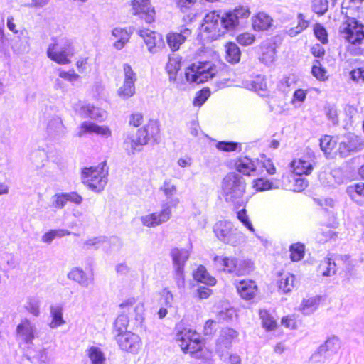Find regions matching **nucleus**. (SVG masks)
<instances>
[{"instance_id": "4d7b16f0", "label": "nucleus", "mask_w": 364, "mask_h": 364, "mask_svg": "<svg viewBox=\"0 0 364 364\" xmlns=\"http://www.w3.org/2000/svg\"><path fill=\"white\" fill-rule=\"evenodd\" d=\"M108 241L104 237H92L86 240L83 242V247L85 249H90L91 247H94L95 249H98L101 246L105 245V244L107 243Z\"/></svg>"}, {"instance_id": "ea45409f", "label": "nucleus", "mask_w": 364, "mask_h": 364, "mask_svg": "<svg viewBox=\"0 0 364 364\" xmlns=\"http://www.w3.org/2000/svg\"><path fill=\"white\" fill-rule=\"evenodd\" d=\"M195 332V331L191 328H183L176 333L175 340L181 350L187 348V344H188L189 341L191 340V337L194 335Z\"/></svg>"}, {"instance_id": "3c124183", "label": "nucleus", "mask_w": 364, "mask_h": 364, "mask_svg": "<svg viewBox=\"0 0 364 364\" xmlns=\"http://www.w3.org/2000/svg\"><path fill=\"white\" fill-rule=\"evenodd\" d=\"M159 190L167 198H171V200L173 198L172 196L176 195L178 191L176 185L170 179L165 180L160 186Z\"/></svg>"}, {"instance_id": "412c9836", "label": "nucleus", "mask_w": 364, "mask_h": 364, "mask_svg": "<svg viewBox=\"0 0 364 364\" xmlns=\"http://www.w3.org/2000/svg\"><path fill=\"white\" fill-rule=\"evenodd\" d=\"M86 133H94L104 138H109L112 136V130L108 126L85 122L80 127L78 136H82Z\"/></svg>"}, {"instance_id": "4be33fe9", "label": "nucleus", "mask_w": 364, "mask_h": 364, "mask_svg": "<svg viewBox=\"0 0 364 364\" xmlns=\"http://www.w3.org/2000/svg\"><path fill=\"white\" fill-rule=\"evenodd\" d=\"M340 348V340L337 336L328 338L324 344L321 345L318 350L314 353L311 360L313 362H320L323 360V355L328 351L336 352Z\"/></svg>"}, {"instance_id": "c756f323", "label": "nucleus", "mask_w": 364, "mask_h": 364, "mask_svg": "<svg viewBox=\"0 0 364 364\" xmlns=\"http://www.w3.org/2000/svg\"><path fill=\"white\" fill-rule=\"evenodd\" d=\"M261 49V60L267 65L272 63L276 59L275 43L271 40L265 41L262 43Z\"/></svg>"}, {"instance_id": "9d476101", "label": "nucleus", "mask_w": 364, "mask_h": 364, "mask_svg": "<svg viewBox=\"0 0 364 364\" xmlns=\"http://www.w3.org/2000/svg\"><path fill=\"white\" fill-rule=\"evenodd\" d=\"M123 83L117 90V95L122 100H127L136 93L135 82L137 80L136 73L127 63L123 65Z\"/></svg>"}, {"instance_id": "4c0bfd02", "label": "nucleus", "mask_w": 364, "mask_h": 364, "mask_svg": "<svg viewBox=\"0 0 364 364\" xmlns=\"http://www.w3.org/2000/svg\"><path fill=\"white\" fill-rule=\"evenodd\" d=\"M129 320L127 315L122 314L119 315L114 320L113 323V333L114 336L125 333L127 331Z\"/></svg>"}, {"instance_id": "b1692460", "label": "nucleus", "mask_w": 364, "mask_h": 364, "mask_svg": "<svg viewBox=\"0 0 364 364\" xmlns=\"http://www.w3.org/2000/svg\"><path fill=\"white\" fill-rule=\"evenodd\" d=\"M235 285L240 296L246 300L253 299L257 291V287L255 282L252 280L235 281Z\"/></svg>"}, {"instance_id": "6ab92c4d", "label": "nucleus", "mask_w": 364, "mask_h": 364, "mask_svg": "<svg viewBox=\"0 0 364 364\" xmlns=\"http://www.w3.org/2000/svg\"><path fill=\"white\" fill-rule=\"evenodd\" d=\"M37 329L34 323L24 318L16 327V336L26 343H31L35 338Z\"/></svg>"}, {"instance_id": "39448f33", "label": "nucleus", "mask_w": 364, "mask_h": 364, "mask_svg": "<svg viewBox=\"0 0 364 364\" xmlns=\"http://www.w3.org/2000/svg\"><path fill=\"white\" fill-rule=\"evenodd\" d=\"M213 263L218 269L237 276L248 274L252 270L250 261L238 259L232 257L215 256Z\"/></svg>"}, {"instance_id": "e433bc0d", "label": "nucleus", "mask_w": 364, "mask_h": 364, "mask_svg": "<svg viewBox=\"0 0 364 364\" xmlns=\"http://www.w3.org/2000/svg\"><path fill=\"white\" fill-rule=\"evenodd\" d=\"M247 86L250 90L255 91L262 97H268L269 95L270 92L264 78L257 77Z\"/></svg>"}, {"instance_id": "aec40b11", "label": "nucleus", "mask_w": 364, "mask_h": 364, "mask_svg": "<svg viewBox=\"0 0 364 364\" xmlns=\"http://www.w3.org/2000/svg\"><path fill=\"white\" fill-rule=\"evenodd\" d=\"M225 14L228 21H225L226 25L230 26V30H233L239 25L240 19H245L250 16V11L246 6H238Z\"/></svg>"}, {"instance_id": "1a4fd4ad", "label": "nucleus", "mask_w": 364, "mask_h": 364, "mask_svg": "<svg viewBox=\"0 0 364 364\" xmlns=\"http://www.w3.org/2000/svg\"><path fill=\"white\" fill-rule=\"evenodd\" d=\"M342 37L352 44H359L364 39V26L355 18H348L340 26Z\"/></svg>"}, {"instance_id": "5fc2aeb1", "label": "nucleus", "mask_w": 364, "mask_h": 364, "mask_svg": "<svg viewBox=\"0 0 364 364\" xmlns=\"http://www.w3.org/2000/svg\"><path fill=\"white\" fill-rule=\"evenodd\" d=\"M259 316L262 320V325L265 328L268 330H273L276 327V321L267 310H260Z\"/></svg>"}, {"instance_id": "72a5a7b5", "label": "nucleus", "mask_w": 364, "mask_h": 364, "mask_svg": "<svg viewBox=\"0 0 364 364\" xmlns=\"http://www.w3.org/2000/svg\"><path fill=\"white\" fill-rule=\"evenodd\" d=\"M80 114L83 117H90L95 120H102L105 116V112L91 105H83L80 110Z\"/></svg>"}, {"instance_id": "7c9ffc66", "label": "nucleus", "mask_w": 364, "mask_h": 364, "mask_svg": "<svg viewBox=\"0 0 364 364\" xmlns=\"http://www.w3.org/2000/svg\"><path fill=\"white\" fill-rule=\"evenodd\" d=\"M321 303L320 296H314L304 299L299 305L298 310L304 315L309 316L314 314L318 308Z\"/></svg>"}, {"instance_id": "f03ea898", "label": "nucleus", "mask_w": 364, "mask_h": 364, "mask_svg": "<svg viewBox=\"0 0 364 364\" xmlns=\"http://www.w3.org/2000/svg\"><path fill=\"white\" fill-rule=\"evenodd\" d=\"M108 168L101 163L95 167H86L82 170L81 179L83 184L90 190L100 193L107 183Z\"/></svg>"}, {"instance_id": "ddd939ff", "label": "nucleus", "mask_w": 364, "mask_h": 364, "mask_svg": "<svg viewBox=\"0 0 364 364\" xmlns=\"http://www.w3.org/2000/svg\"><path fill=\"white\" fill-rule=\"evenodd\" d=\"M239 333L231 328H224L216 340L215 351L218 356H223L224 351L231 348L232 343L238 338Z\"/></svg>"}, {"instance_id": "2f4dec72", "label": "nucleus", "mask_w": 364, "mask_h": 364, "mask_svg": "<svg viewBox=\"0 0 364 364\" xmlns=\"http://www.w3.org/2000/svg\"><path fill=\"white\" fill-rule=\"evenodd\" d=\"M90 364H106L107 358L103 350L97 346H90L86 350Z\"/></svg>"}, {"instance_id": "a878e982", "label": "nucleus", "mask_w": 364, "mask_h": 364, "mask_svg": "<svg viewBox=\"0 0 364 364\" xmlns=\"http://www.w3.org/2000/svg\"><path fill=\"white\" fill-rule=\"evenodd\" d=\"M291 168L293 174L309 175L313 170L314 161L310 157L295 159L291 162Z\"/></svg>"}, {"instance_id": "7ed1b4c3", "label": "nucleus", "mask_w": 364, "mask_h": 364, "mask_svg": "<svg viewBox=\"0 0 364 364\" xmlns=\"http://www.w3.org/2000/svg\"><path fill=\"white\" fill-rule=\"evenodd\" d=\"M225 21H228L225 13L220 15L218 11H213L205 16L202 29L208 34V38L216 40L230 30Z\"/></svg>"}, {"instance_id": "bb28decb", "label": "nucleus", "mask_w": 364, "mask_h": 364, "mask_svg": "<svg viewBox=\"0 0 364 364\" xmlns=\"http://www.w3.org/2000/svg\"><path fill=\"white\" fill-rule=\"evenodd\" d=\"M48 134L53 139H60L66 134V128L62 119L55 117L49 120L47 125Z\"/></svg>"}, {"instance_id": "37998d69", "label": "nucleus", "mask_w": 364, "mask_h": 364, "mask_svg": "<svg viewBox=\"0 0 364 364\" xmlns=\"http://www.w3.org/2000/svg\"><path fill=\"white\" fill-rule=\"evenodd\" d=\"M289 180L291 184L288 188L294 192H300L308 186V181L300 175L291 173Z\"/></svg>"}, {"instance_id": "2eb2a0df", "label": "nucleus", "mask_w": 364, "mask_h": 364, "mask_svg": "<svg viewBox=\"0 0 364 364\" xmlns=\"http://www.w3.org/2000/svg\"><path fill=\"white\" fill-rule=\"evenodd\" d=\"M147 144L144 136L139 134V132L137 130L136 134H127L125 135L123 146L126 153L129 156H132L134 155L136 152L141 151Z\"/></svg>"}, {"instance_id": "680f3d73", "label": "nucleus", "mask_w": 364, "mask_h": 364, "mask_svg": "<svg viewBox=\"0 0 364 364\" xmlns=\"http://www.w3.org/2000/svg\"><path fill=\"white\" fill-rule=\"evenodd\" d=\"M237 316L236 311L233 308H226L217 314L219 321H230Z\"/></svg>"}, {"instance_id": "423d86ee", "label": "nucleus", "mask_w": 364, "mask_h": 364, "mask_svg": "<svg viewBox=\"0 0 364 364\" xmlns=\"http://www.w3.org/2000/svg\"><path fill=\"white\" fill-rule=\"evenodd\" d=\"M180 203L178 198L163 203L159 212H154L141 215L139 218L141 224L147 228H155L170 220L172 215L171 208H176Z\"/></svg>"}, {"instance_id": "f8f14e48", "label": "nucleus", "mask_w": 364, "mask_h": 364, "mask_svg": "<svg viewBox=\"0 0 364 364\" xmlns=\"http://www.w3.org/2000/svg\"><path fill=\"white\" fill-rule=\"evenodd\" d=\"M115 339L122 350L134 355L139 353L142 343L139 336L131 331L116 336Z\"/></svg>"}, {"instance_id": "a211bd4d", "label": "nucleus", "mask_w": 364, "mask_h": 364, "mask_svg": "<svg viewBox=\"0 0 364 364\" xmlns=\"http://www.w3.org/2000/svg\"><path fill=\"white\" fill-rule=\"evenodd\" d=\"M138 34L144 39L148 50L151 53L159 51L160 47L164 45L162 37L160 34L149 29H141Z\"/></svg>"}, {"instance_id": "c9c22d12", "label": "nucleus", "mask_w": 364, "mask_h": 364, "mask_svg": "<svg viewBox=\"0 0 364 364\" xmlns=\"http://www.w3.org/2000/svg\"><path fill=\"white\" fill-rule=\"evenodd\" d=\"M112 33L117 39L113 45L117 50H122L129 41L131 36V33L120 28H115Z\"/></svg>"}, {"instance_id": "bf43d9fd", "label": "nucleus", "mask_w": 364, "mask_h": 364, "mask_svg": "<svg viewBox=\"0 0 364 364\" xmlns=\"http://www.w3.org/2000/svg\"><path fill=\"white\" fill-rule=\"evenodd\" d=\"M58 75L60 78L73 84L80 78V75L76 73L74 69H70L68 71L60 69L58 70Z\"/></svg>"}, {"instance_id": "c85d7f7f", "label": "nucleus", "mask_w": 364, "mask_h": 364, "mask_svg": "<svg viewBox=\"0 0 364 364\" xmlns=\"http://www.w3.org/2000/svg\"><path fill=\"white\" fill-rule=\"evenodd\" d=\"M257 164V161H254L249 157L245 156L240 157L235 161V167L240 173L245 176H250L252 173L256 171Z\"/></svg>"}, {"instance_id": "6e6552de", "label": "nucleus", "mask_w": 364, "mask_h": 364, "mask_svg": "<svg viewBox=\"0 0 364 364\" xmlns=\"http://www.w3.org/2000/svg\"><path fill=\"white\" fill-rule=\"evenodd\" d=\"M215 236L222 242L237 246L245 240L244 234L229 221H218L214 226Z\"/></svg>"}, {"instance_id": "f704fd0d", "label": "nucleus", "mask_w": 364, "mask_h": 364, "mask_svg": "<svg viewBox=\"0 0 364 364\" xmlns=\"http://www.w3.org/2000/svg\"><path fill=\"white\" fill-rule=\"evenodd\" d=\"M51 321L49 326L52 329L57 328L65 323L63 318V308L60 305L51 306L50 308Z\"/></svg>"}, {"instance_id": "0e129e2a", "label": "nucleus", "mask_w": 364, "mask_h": 364, "mask_svg": "<svg viewBox=\"0 0 364 364\" xmlns=\"http://www.w3.org/2000/svg\"><path fill=\"white\" fill-rule=\"evenodd\" d=\"M328 7L327 0H312V9L317 14H324L327 11Z\"/></svg>"}, {"instance_id": "a18cd8bd", "label": "nucleus", "mask_w": 364, "mask_h": 364, "mask_svg": "<svg viewBox=\"0 0 364 364\" xmlns=\"http://www.w3.org/2000/svg\"><path fill=\"white\" fill-rule=\"evenodd\" d=\"M226 60L230 63H237L240 60L241 53L238 46L234 43L225 46Z\"/></svg>"}, {"instance_id": "9b49d317", "label": "nucleus", "mask_w": 364, "mask_h": 364, "mask_svg": "<svg viewBox=\"0 0 364 364\" xmlns=\"http://www.w3.org/2000/svg\"><path fill=\"white\" fill-rule=\"evenodd\" d=\"M363 149L364 140L353 133H348L342 136L338 152L341 157H346L351 153L358 152Z\"/></svg>"}, {"instance_id": "603ef678", "label": "nucleus", "mask_w": 364, "mask_h": 364, "mask_svg": "<svg viewBox=\"0 0 364 364\" xmlns=\"http://www.w3.org/2000/svg\"><path fill=\"white\" fill-rule=\"evenodd\" d=\"M252 186L257 191H264L279 188L278 186H274L272 182L264 178H259L254 180Z\"/></svg>"}, {"instance_id": "13d9d810", "label": "nucleus", "mask_w": 364, "mask_h": 364, "mask_svg": "<svg viewBox=\"0 0 364 364\" xmlns=\"http://www.w3.org/2000/svg\"><path fill=\"white\" fill-rule=\"evenodd\" d=\"M290 257L292 261H299L304 255V246L301 244H294L290 247Z\"/></svg>"}, {"instance_id": "8fccbe9b", "label": "nucleus", "mask_w": 364, "mask_h": 364, "mask_svg": "<svg viewBox=\"0 0 364 364\" xmlns=\"http://www.w3.org/2000/svg\"><path fill=\"white\" fill-rule=\"evenodd\" d=\"M319 269L324 277H329L336 274V264L330 258L326 257L321 262Z\"/></svg>"}, {"instance_id": "20e7f679", "label": "nucleus", "mask_w": 364, "mask_h": 364, "mask_svg": "<svg viewBox=\"0 0 364 364\" xmlns=\"http://www.w3.org/2000/svg\"><path fill=\"white\" fill-rule=\"evenodd\" d=\"M75 54L73 43L70 40L62 39L50 43L47 49V55L59 65H68Z\"/></svg>"}, {"instance_id": "c03bdc74", "label": "nucleus", "mask_w": 364, "mask_h": 364, "mask_svg": "<svg viewBox=\"0 0 364 364\" xmlns=\"http://www.w3.org/2000/svg\"><path fill=\"white\" fill-rule=\"evenodd\" d=\"M203 346V341L200 338L199 334L195 332L194 335L191 337V340L189 341L188 344H187V348H183L182 350L185 353L193 354L200 351Z\"/></svg>"}, {"instance_id": "f257e3e1", "label": "nucleus", "mask_w": 364, "mask_h": 364, "mask_svg": "<svg viewBox=\"0 0 364 364\" xmlns=\"http://www.w3.org/2000/svg\"><path fill=\"white\" fill-rule=\"evenodd\" d=\"M246 183L243 177L236 173H228L222 181L221 194L228 203L238 208L247 203L245 197Z\"/></svg>"}, {"instance_id": "4468645a", "label": "nucleus", "mask_w": 364, "mask_h": 364, "mask_svg": "<svg viewBox=\"0 0 364 364\" xmlns=\"http://www.w3.org/2000/svg\"><path fill=\"white\" fill-rule=\"evenodd\" d=\"M171 255L175 267L178 286H183V266L189 257V252L185 249L174 248L171 250Z\"/></svg>"}, {"instance_id": "774afa93", "label": "nucleus", "mask_w": 364, "mask_h": 364, "mask_svg": "<svg viewBox=\"0 0 364 364\" xmlns=\"http://www.w3.org/2000/svg\"><path fill=\"white\" fill-rule=\"evenodd\" d=\"M255 41V36L250 33H243L237 37V41L239 44L247 46L252 45Z\"/></svg>"}, {"instance_id": "393cba45", "label": "nucleus", "mask_w": 364, "mask_h": 364, "mask_svg": "<svg viewBox=\"0 0 364 364\" xmlns=\"http://www.w3.org/2000/svg\"><path fill=\"white\" fill-rule=\"evenodd\" d=\"M272 18L264 12H259L252 16V28L256 31H264L271 28Z\"/></svg>"}, {"instance_id": "09e8293b", "label": "nucleus", "mask_w": 364, "mask_h": 364, "mask_svg": "<svg viewBox=\"0 0 364 364\" xmlns=\"http://www.w3.org/2000/svg\"><path fill=\"white\" fill-rule=\"evenodd\" d=\"M30 161L36 168H41L45 166L46 154L44 150H35L31 154Z\"/></svg>"}, {"instance_id": "864d4df0", "label": "nucleus", "mask_w": 364, "mask_h": 364, "mask_svg": "<svg viewBox=\"0 0 364 364\" xmlns=\"http://www.w3.org/2000/svg\"><path fill=\"white\" fill-rule=\"evenodd\" d=\"M337 236L336 233L328 227H323L316 232V239L319 242H326Z\"/></svg>"}, {"instance_id": "6e6d98bb", "label": "nucleus", "mask_w": 364, "mask_h": 364, "mask_svg": "<svg viewBox=\"0 0 364 364\" xmlns=\"http://www.w3.org/2000/svg\"><path fill=\"white\" fill-rule=\"evenodd\" d=\"M312 75L320 81H325L327 79L326 71L321 67L320 61L318 60H314L312 68Z\"/></svg>"}, {"instance_id": "a19ab883", "label": "nucleus", "mask_w": 364, "mask_h": 364, "mask_svg": "<svg viewBox=\"0 0 364 364\" xmlns=\"http://www.w3.org/2000/svg\"><path fill=\"white\" fill-rule=\"evenodd\" d=\"M40 305L41 301L38 296H29L24 304V309L33 316L38 317L40 315Z\"/></svg>"}, {"instance_id": "de8ad7c7", "label": "nucleus", "mask_w": 364, "mask_h": 364, "mask_svg": "<svg viewBox=\"0 0 364 364\" xmlns=\"http://www.w3.org/2000/svg\"><path fill=\"white\" fill-rule=\"evenodd\" d=\"M337 141L331 135H324L320 139V147L321 149L324 152L325 154H331L334 150Z\"/></svg>"}, {"instance_id": "69168bd1", "label": "nucleus", "mask_w": 364, "mask_h": 364, "mask_svg": "<svg viewBox=\"0 0 364 364\" xmlns=\"http://www.w3.org/2000/svg\"><path fill=\"white\" fill-rule=\"evenodd\" d=\"M298 18H299V21H298L297 26L295 28L290 29L289 31V33L291 36H294L300 33L302 31L306 29L309 26L308 21H306L304 19L303 14H299L298 16Z\"/></svg>"}, {"instance_id": "052dcab7", "label": "nucleus", "mask_w": 364, "mask_h": 364, "mask_svg": "<svg viewBox=\"0 0 364 364\" xmlns=\"http://www.w3.org/2000/svg\"><path fill=\"white\" fill-rule=\"evenodd\" d=\"M220 360L226 364H242V359L240 356L235 353H228L224 351L223 355L218 356Z\"/></svg>"}, {"instance_id": "f3484780", "label": "nucleus", "mask_w": 364, "mask_h": 364, "mask_svg": "<svg viewBox=\"0 0 364 364\" xmlns=\"http://www.w3.org/2000/svg\"><path fill=\"white\" fill-rule=\"evenodd\" d=\"M132 12L134 15L140 16L147 23L154 21V9L151 7L149 0H133Z\"/></svg>"}, {"instance_id": "338daca9", "label": "nucleus", "mask_w": 364, "mask_h": 364, "mask_svg": "<svg viewBox=\"0 0 364 364\" xmlns=\"http://www.w3.org/2000/svg\"><path fill=\"white\" fill-rule=\"evenodd\" d=\"M347 193L353 199L355 198L356 195L364 197V183H358L348 187Z\"/></svg>"}, {"instance_id": "49530a36", "label": "nucleus", "mask_w": 364, "mask_h": 364, "mask_svg": "<svg viewBox=\"0 0 364 364\" xmlns=\"http://www.w3.org/2000/svg\"><path fill=\"white\" fill-rule=\"evenodd\" d=\"M181 60L178 57H169L168 62L166 64V70L169 76L171 82H175L176 75L181 68Z\"/></svg>"}, {"instance_id": "473e14b6", "label": "nucleus", "mask_w": 364, "mask_h": 364, "mask_svg": "<svg viewBox=\"0 0 364 364\" xmlns=\"http://www.w3.org/2000/svg\"><path fill=\"white\" fill-rule=\"evenodd\" d=\"M139 134H141L144 139L149 142L151 139L156 141L159 134L160 129L158 123L154 121L149 122L144 127L139 129Z\"/></svg>"}, {"instance_id": "cd10ccee", "label": "nucleus", "mask_w": 364, "mask_h": 364, "mask_svg": "<svg viewBox=\"0 0 364 364\" xmlns=\"http://www.w3.org/2000/svg\"><path fill=\"white\" fill-rule=\"evenodd\" d=\"M68 278L82 287H88L93 283V278L88 276L80 267L73 268L68 274Z\"/></svg>"}, {"instance_id": "58836bf2", "label": "nucleus", "mask_w": 364, "mask_h": 364, "mask_svg": "<svg viewBox=\"0 0 364 364\" xmlns=\"http://www.w3.org/2000/svg\"><path fill=\"white\" fill-rule=\"evenodd\" d=\"M295 277L288 272L279 275L278 287L284 293L290 292L294 287Z\"/></svg>"}, {"instance_id": "5701e85b", "label": "nucleus", "mask_w": 364, "mask_h": 364, "mask_svg": "<svg viewBox=\"0 0 364 364\" xmlns=\"http://www.w3.org/2000/svg\"><path fill=\"white\" fill-rule=\"evenodd\" d=\"M191 34V31L188 28H183L180 33H169L166 36L167 44L172 51H176Z\"/></svg>"}, {"instance_id": "0eeeda50", "label": "nucleus", "mask_w": 364, "mask_h": 364, "mask_svg": "<svg viewBox=\"0 0 364 364\" xmlns=\"http://www.w3.org/2000/svg\"><path fill=\"white\" fill-rule=\"evenodd\" d=\"M216 73V68L210 62H198L187 68L185 77L188 82L203 83Z\"/></svg>"}, {"instance_id": "e2e57ef3", "label": "nucleus", "mask_w": 364, "mask_h": 364, "mask_svg": "<svg viewBox=\"0 0 364 364\" xmlns=\"http://www.w3.org/2000/svg\"><path fill=\"white\" fill-rule=\"evenodd\" d=\"M237 218L250 232H255V230L250 220L249 216L247 215L245 209L243 208L237 211Z\"/></svg>"}, {"instance_id": "79ce46f5", "label": "nucleus", "mask_w": 364, "mask_h": 364, "mask_svg": "<svg viewBox=\"0 0 364 364\" xmlns=\"http://www.w3.org/2000/svg\"><path fill=\"white\" fill-rule=\"evenodd\" d=\"M193 277L198 282L209 286H213L216 283V279L209 274L203 266L198 267L197 270L193 274Z\"/></svg>"}, {"instance_id": "dca6fc26", "label": "nucleus", "mask_w": 364, "mask_h": 364, "mask_svg": "<svg viewBox=\"0 0 364 364\" xmlns=\"http://www.w3.org/2000/svg\"><path fill=\"white\" fill-rule=\"evenodd\" d=\"M119 308L123 312L134 314L136 321L141 323L144 320V303L137 300L135 297H129L124 299L120 304Z\"/></svg>"}]
</instances>
